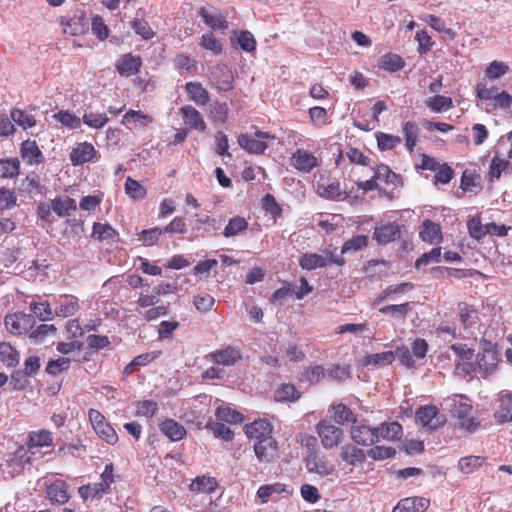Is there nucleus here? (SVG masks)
Wrapping results in <instances>:
<instances>
[{"label":"nucleus","instance_id":"nucleus-52","mask_svg":"<svg viewBox=\"0 0 512 512\" xmlns=\"http://www.w3.org/2000/svg\"><path fill=\"white\" fill-rule=\"evenodd\" d=\"M428 108L433 112L447 111L453 107V101L450 97L443 95H435L426 102Z\"/></svg>","mask_w":512,"mask_h":512},{"label":"nucleus","instance_id":"nucleus-58","mask_svg":"<svg viewBox=\"0 0 512 512\" xmlns=\"http://www.w3.org/2000/svg\"><path fill=\"white\" fill-rule=\"evenodd\" d=\"M325 377V369L321 365L307 367L302 374V381L317 384Z\"/></svg>","mask_w":512,"mask_h":512},{"label":"nucleus","instance_id":"nucleus-24","mask_svg":"<svg viewBox=\"0 0 512 512\" xmlns=\"http://www.w3.org/2000/svg\"><path fill=\"white\" fill-rule=\"evenodd\" d=\"M430 505L424 497H408L400 500L392 512H425Z\"/></svg>","mask_w":512,"mask_h":512},{"label":"nucleus","instance_id":"nucleus-62","mask_svg":"<svg viewBox=\"0 0 512 512\" xmlns=\"http://www.w3.org/2000/svg\"><path fill=\"white\" fill-rule=\"evenodd\" d=\"M173 63L178 70H186L189 72L197 70V61L184 53L177 54L173 59Z\"/></svg>","mask_w":512,"mask_h":512},{"label":"nucleus","instance_id":"nucleus-30","mask_svg":"<svg viewBox=\"0 0 512 512\" xmlns=\"http://www.w3.org/2000/svg\"><path fill=\"white\" fill-rule=\"evenodd\" d=\"M160 430L171 441H180L186 435L185 427L173 419L162 421Z\"/></svg>","mask_w":512,"mask_h":512},{"label":"nucleus","instance_id":"nucleus-51","mask_svg":"<svg viewBox=\"0 0 512 512\" xmlns=\"http://www.w3.org/2000/svg\"><path fill=\"white\" fill-rule=\"evenodd\" d=\"M216 419L220 422L237 424L243 421V416L238 411L229 407H219L215 412Z\"/></svg>","mask_w":512,"mask_h":512},{"label":"nucleus","instance_id":"nucleus-36","mask_svg":"<svg viewBox=\"0 0 512 512\" xmlns=\"http://www.w3.org/2000/svg\"><path fill=\"white\" fill-rule=\"evenodd\" d=\"M376 430H378L379 439L387 441L399 440L403 435L402 425L396 421L383 423L380 427H376Z\"/></svg>","mask_w":512,"mask_h":512},{"label":"nucleus","instance_id":"nucleus-9","mask_svg":"<svg viewBox=\"0 0 512 512\" xmlns=\"http://www.w3.org/2000/svg\"><path fill=\"white\" fill-rule=\"evenodd\" d=\"M290 165L299 172L309 173L319 166V160L313 153L299 148L292 153Z\"/></svg>","mask_w":512,"mask_h":512},{"label":"nucleus","instance_id":"nucleus-2","mask_svg":"<svg viewBox=\"0 0 512 512\" xmlns=\"http://www.w3.org/2000/svg\"><path fill=\"white\" fill-rule=\"evenodd\" d=\"M315 431L325 449L338 447L345 437L343 429L328 420H320L315 426Z\"/></svg>","mask_w":512,"mask_h":512},{"label":"nucleus","instance_id":"nucleus-8","mask_svg":"<svg viewBox=\"0 0 512 512\" xmlns=\"http://www.w3.org/2000/svg\"><path fill=\"white\" fill-rule=\"evenodd\" d=\"M253 450L258 461L265 464L272 463L279 455L278 442L273 436L253 444Z\"/></svg>","mask_w":512,"mask_h":512},{"label":"nucleus","instance_id":"nucleus-38","mask_svg":"<svg viewBox=\"0 0 512 512\" xmlns=\"http://www.w3.org/2000/svg\"><path fill=\"white\" fill-rule=\"evenodd\" d=\"M121 122L128 128H131V123H138L142 127H147L154 122V118L141 110L130 109L123 115Z\"/></svg>","mask_w":512,"mask_h":512},{"label":"nucleus","instance_id":"nucleus-47","mask_svg":"<svg viewBox=\"0 0 512 512\" xmlns=\"http://www.w3.org/2000/svg\"><path fill=\"white\" fill-rule=\"evenodd\" d=\"M0 359L8 367H14L18 364L19 354L9 343H0Z\"/></svg>","mask_w":512,"mask_h":512},{"label":"nucleus","instance_id":"nucleus-26","mask_svg":"<svg viewBox=\"0 0 512 512\" xmlns=\"http://www.w3.org/2000/svg\"><path fill=\"white\" fill-rule=\"evenodd\" d=\"M329 412L332 413V419L339 425L356 423V415L343 403H335L330 406Z\"/></svg>","mask_w":512,"mask_h":512},{"label":"nucleus","instance_id":"nucleus-23","mask_svg":"<svg viewBox=\"0 0 512 512\" xmlns=\"http://www.w3.org/2000/svg\"><path fill=\"white\" fill-rule=\"evenodd\" d=\"M419 236L424 242L439 244L443 239L442 228L438 223L425 219L420 226Z\"/></svg>","mask_w":512,"mask_h":512},{"label":"nucleus","instance_id":"nucleus-6","mask_svg":"<svg viewBox=\"0 0 512 512\" xmlns=\"http://www.w3.org/2000/svg\"><path fill=\"white\" fill-rule=\"evenodd\" d=\"M476 363L482 377H487L493 373L499 363V353L490 342H485L482 350L476 357Z\"/></svg>","mask_w":512,"mask_h":512},{"label":"nucleus","instance_id":"nucleus-42","mask_svg":"<svg viewBox=\"0 0 512 512\" xmlns=\"http://www.w3.org/2000/svg\"><path fill=\"white\" fill-rule=\"evenodd\" d=\"M11 119L24 130L32 128L36 125L34 115L19 108H13L10 113Z\"/></svg>","mask_w":512,"mask_h":512},{"label":"nucleus","instance_id":"nucleus-32","mask_svg":"<svg viewBox=\"0 0 512 512\" xmlns=\"http://www.w3.org/2000/svg\"><path fill=\"white\" fill-rule=\"evenodd\" d=\"M371 169L375 172V178L378 181H384L386 184H392L394 187L403 186L401 177L393 172L388 165H375Z\"/></svg>","mask_w":512,"mask_h":512},{"label":"nucleus","instance_id":"nucleus-44","mask_svg":"<svg viewBox=\"0 0 512 512\" xmlns=\"http://www.w3.org/2000/svg\"><path fill=\"white\" fill-rule=\"evenodd\" d=\"M20 173V161L18 158L0 160V178H14Z\"/></svg>","mask_w":512,"mask_h":512},{"label":"nucleus","instance_id":"nucleus-57","mask_svg":"<svg viewBox=\"0 0 512 512\" xmlns=\"http://www.w3.org/2000/svg\"><path fill=\"white\" fill-rule=\"evenodd\" d=\"M53 117L63 126H66L70 129H77L81 125V119L77 117L74 113L69 111L61 110L54 114Z\"/></svg>","mask_w":512,"mask_h":512},{"label":"nucleus","instance_id":"nucleus-3","mask_svg":"<svg viewBox=\"0 0 512 512\" xmlns=\"http://www.w3.org/2000/svg\"><path fill=\"white\" fill-rule=\"evenodd\" d=\"M276 137L268 132L257 130L255 137L248 134H240L237 138L239 146L250 154H264L268 145L266 140H274Z\"/></svg>","mask_w":512,"mask_h":512},{"label":"nucleus","instance_id":"nucleus-22","mask_svg":"<svg viewBox=\"0 0 512 512\" xmlns=\"http://www.w3.org/2000/svg\"><path fill=\"white\" fill-rule=\"evenodd\" d=\"M20 156L27 165H39L44 161V156L34 140L28 139L21 143Z\"/></svg>","mask_w":512,"mask_h":512},{"label":"nucleus","instance_id":"nucleus-35","mask_svg":"<svg viewBox=\"0 0 512 512\" xmlns=\"http://www.w3.org/2000/svg\"><path fill=\"white\" fill-rule=\"evenodd\" d=\"M414 288V285L410 282H403L399 284L389 285L386 287L375 299L373 302L374 306L380 305L382 302L390 298L395 294H402L405 292H409Z\"/></svg>","mask_w":512,"mask_h":512},{"label":"nucleus","instance_id":"nucleus-41","mask_svg":"<svg viewBox=\"0 0 512 512\" xmlns=\"http://www.w3.org/2000/svg\"><path fill=\"white\" fill-rule=\"evenodd\" d=\"M218 486L214 477L201 476L197 477L191 484L190 490L197 493H213Z\"/></svg>","mask_w":512,"mask_h":512},{"label":"nucleus","instance_id":"nucleus-49","mask_svg":"<svg viewBox=\"0 0 512 512\" xmlns=\"http://www.w3.org/2000/svg\"><path fill=\"white\" fill-rule=\"evenodd\" d=\"M403 134L405 138V146L410 152H412L417 143L419 134L418 125L415 122L407 121L403 126Z\"/></svg>","mask_w":512,"mask_h":512},{"label":"nucleus","instance_id":"nucleus-55","mask_svg":"<svg viewBox=\"0 0 512 512\" xmlns=\"http://www.w3.org/2000/svg\"><path fill=\"white\" fill-rule=\"evenodd\" d=\"M164 233L163 229L159 227H153L150 229L142 230L140 233H138V240L142 242L145 246H153L155 245L159 238Z\"/></svg>","mask_w":512,"mask_h":512},{"label":"nucleus","instance_id":"nucleus-21","mask_svg":"<svg viewBox=\"0 0 512 512\" xmlns=\"http://www.w3.org/2000/svg\"><path fill=\"white\" fill-rule=\"evenodd\" d=\"M186 126L199 132L206 130V123L202 114L192 105H185L179 110Z\"/></svg>","mask_w":512,"mask_h":512},{"label":"nucleus","instance_id":"nucleus-45","mask_svg":"<svg viewBox=\"0 0 512 512\" xmlns=\"http://www.w3.org/2000/svg\"><path fill=\"white\" fill-rule=\"evenodd\" d=\"M403 59L397 55L388 53L381 57L379 67L385 71L396 72L404 67Z\"/></svg>","mask_w":512,"mask_h":512},{"label":"nucleus","instance_id":"nucleus-27","mask_svg":"<svg viewBox=\"0 0 512 512\" xmlns=\"http://www.w3.org/2000/svg\"><path fill=\"white\" fill-rule=\"evenodd\" d=\"M317 193L326 199H337L342 195L340 182L336 179L321 178L317 183Z\"/></svg>","mask_w":512,"mask_h":512},{"label":"nucleus","instance_id":"nucleus-61","mask_svg":"<svg viewBox=\"0 0 512 512\" xmlns=\"http://www.w3.org/2000/svg\"><path fill=\"white\" fill-rule=\"evenodd\" d=\"M131 27L137 35H140L145 40H150L155 36V32L144 19H134L131 22Z\"/></svg>","mask_w":512,"mask_h":512},{"label":"nucleus","instance_id":"nucleus-11","mask_svg":"<svg viewBox=\"0 0 512 512\" xmlns=\"http://www.w3.org/2000/svg\"><path fill=\"white\" fill-rule=\"evenodd\" d=\"M97 156L98 151L87 141L77 143L69 154V158L73 166H80L88 162H94L97 159Z\"/></svg>","mask_w":512,"mask_h":512},{"label":"nucleus","instance_id":"nucleus-40","mask_svg":"<svg viewBox=\"0 0 512 512\" xmlns=\"http://www.w3.org/2000/svg\"><path fill=\"white\" fill-rule=\"evenodd\" d=\"M248 221L241 216H234L229 219L227 225L223 230V236L231 238L244 233L248 229Z\"/></svg>","mask_w":512,"mask_h":512},{"label":"nucleus","instance_id":"nucleus-31","mask_svg":"<svg viewBox=\"0 0 512 512\" xmlns=\"http://www.w3.org/2000/svg\"><path fill=\"white\" fill-rule=\"evenodd\" d=\"M52 445V433L48 430L31 431L28 435L27 446L29 449L50 447Z\"/></svg>","mask_w":512,"mask_h":512},{"label":"nucleus","instance_id":"nucleus-56","mask_svg":"<svg viewBox=\"0 0 512 512\" xmlns=\"http://www.w3.org/2000/svg\"><path fill=\"white\" fill-rule=\"evenodd\" d=\"M83 123L93 129L103 128L109 121L105 113L88 112L83 115Z\"/></svg>","mask_w":512,"mask_h":512},{"label":"nucleus","instance_id":"nucleus-12","mask_svg":"<svg viewBox=\"0 0 512 512\" xmlns=\"http://www.w3.org/2000/svg\"><path fill=\"white\" fill-rule=\"evenodd\" d=\"M247 438L257 444L258 441H263L266 437H271L273 427L271 423L264 419L254 420L253 422L246 424L244 427Z\"/></svg>","mask_w":512,"mask_h":512},{"label":"nucleus","instance_id":"nucleus-17","mask_svg":"<svg viewBox=\"0 0 512 512\" xmlns=\"http://www.w3.org/2000/svg\"><path fill=\"white\" fill-rule=\"evenodd\" d=\"M208 356L215 364L232 366L242 359V352L239 348L229 345L211 352Z\"/></svg>","mask_w":512,"mask_h":512},{"label":"nucleus","instance_id":"nucleus-63","mask_svg":"<svg viewBox=\"0 0 512 512\" xmlns=\"http://www.w3.org/2000/svg\"><path fill=\"white\" fill-rule=\"evenodd\" d=\"M480 177L475 173L465 170L461 176L460 187L463 191L474 192L480 186Z\"/></svg>","mask_w":512,"mask_h":512},{"label":"nucleus","instance_id":"nucleus-19","mask_svg":"<svg viewBox=\"0 0 512 512\" xmlns=\"http://www.w3.org/2000/svg\"><path fill=\"white\" fill-rule=\"evenodd\" d=\"M184 90L189 101L197 106H205L210 101L209 91L199 81H189L185 84Z\"/></svg>","mask_w":512,"mask_h":512},{"label":"nucleus","instance_id":"nucleus-5","mask_svg":"<svg viewBox=\"0 0 512 512\" xmlns=\"http://www.w3.org/2000/svg\"><path fill=\"white\" fill-rule=\"evenodd\" d=\"M416 422L428 430H436L446 422V417L439 413L434 405H424L417 408L415 412Z\"/></svg>","mask_w":512,"mask_h":512},{"label":"nucleus","instance_id":"nucleus-59","mask_svg":"<svg viewBox=\"0 0 512 512\" xmlns=\"http://www.w3.org/2000/svg\"><path fill=\"white\" fill-rule=\"evenodd\" d=\"M200 46L203 49L210 50L216 55L220 54L223 50L222 43L211 32L202 35Z\"/></svg>","mask_w":512,"mask_h":512},{"label":"nucleus","instance_id":"nucleus-37","mask_svg":"<svg viewBox=\"0 0 512 512\" xmlns=\"http://www.w3.org/2000/svg\"><path fill=\"white\" fill-rule=\"evenodd\" d=\"M198 14L202 17L204 23L213 30H225L229 26L228 21L220 13L211 14L206 8L201 7Z\"/></svg>","mask_w":512,"mask_h":512},{"label":"nucleus","instance_id":"nucleus-33","mask_svg":"<svg viewBox=\"0 0 512 512\" xmlns=\"http://www.w3.org/2000/svg\"><path fill=\"white\" fill-rule=\"evenodd\" d=\"M52 210L60 217L69 216L77 210L76 201L69 196L56 197L51 201Z\"/></svg>","mask_w":512,"mask_h":512},{"label":"nucleus","instance_id":"nucleus-54","mask_svg":"<svg viewBox=\"0 0 512 512\" xmlns=\"http://www.w3.org/2000/svg\"><path fill=\"white\" fill-rule=\"evenodd\" d=\"M94 431L107 444L114 445L118 441V435L108 421L96 427Z\"/></svg>","mask_w":512,"mask_h":512},{"label":"nucleus","instance_id":"nucleus-50","mask_svg":"<svg viewBox=\"0 0 512 512\" xmlns=\"http://www.w3.org/2000/svg\"><path fill=\"white\" fill-rule=\"evenodd\" d=\"M308 114L311 123L317 128L324 127L330 123L328 112L324 107H311L308 111Z\"/></svg>","mask_w":512,"mask_h":512},{"label":"nucleus","instance_id":"nucleus-29","mask_svg":"<svg viewBox=\"0 0 512 512\" xmlns=\"http://www.w3.org/2000/svg\"><path fill=\"white\" fill-rule=\"evenodd\" d=\"M340 458L348 465L355 466L356 464H361L365 461L366 454L362 449L356 447L354 444L348 443L341 448Z\"/></svg>","mask_w":512,"mask_h":512},{"label":"nucleus","instance_id":"nucleus-16","mask_svg":"<svg viewBox=\"0 0 512 512\" xmlns=\"http://www.w3.org/2000/svg\"><path fill=\"white\" fill-rule=\"evenodd\" d=\"M142 66L141 57L132 53L123 54L115 63L117 72L124 77L136 75Z\"/></svg>","mask_w":512,"mask_h":512},{"label":"nucleus","instance_id":"nucleus-10","mask_svg":"<svg viewBox=\"0 0 512 512\" xmlns=\"http://www.w3.org/2000/svg\"><path fill=\"white\" fill-rule=\"evenodd\" d=\"M350 435L352 440L361 446H371L379 441L378 430L363 423H354Z\"/></svg>","mask_w":512,"mask_h":512},{"label":"nucleus","instance_id":"nucleus-4","mask_svg":"<svg viewBox=\"0 0 512 512\" xmlns=\"http://www.w3.org/2000/svg\"><path fill=\"white\" fill-rule=\"evenodd\" d=\"M456 319L465 331H471L480 325V310L473 304L465 301L458 302L456 306Z\"/></svg>","mask_w":512,"mask_h":512},{"label":"nucleus","instance_id":"nucleus-48","mask_svg":"<svg viewBox=\"0 0 512 512\" xmlns=\"http://www.w3.org/2000/svg\"><path fill=\"white\" fill-rule=\"evenodd\" d=\"M125 193L132 200L144 199L147 195V190L138 181L128 177L125 183Z\"/></svg>","mask_w":512,"mask_h":512},{"label":"nucleus","instance_id":"nucleus-15","mask_svg":"<svg viewBox=\"0 0 512 512\" xmlns=\"http://www.w3.org/2000/svg\"><path fill=\"white\" fill-rule=\"evenodd\" d=\"M400 236L401 226L395 222L380 224L375 227L373 232V239L379 245H386L396 239H399Z\"/></svg>","mask_w":512,"mask_h":512},{"label":"nucleus","instance_id":"nucleus-34","mask_svg":"<svg viewBox=\"0 0 512 512\" xmlns=\"http://www.w3.org/2000/svg\"><path fill=\"white\" fill-rule=\"evenodd\" d=\"M411 310V302H405L402 304H391L383 306L379 309V312L383 315H388L393 319L403 322Z\"/></svg>","mask_w":512,"mask_h":512},{"label":"nucleus","instance_id":"nucleus-25","mask_svg":"<svg viewBox=\"0 0 512 512\" xmlns=\"http://www.w3.org/2000/svg\"><path fill=\"white\" fill-rule=\"evenodd\" d=\"M47 497L55 504L63 505L70 499L67 484L62 480H56L47 487Z\"/></svg>","mask_w":512,"mask_h":512},{"label":"nucleus","instance_id":"nucleus-28","mask_svg":"<svg viewBox=\"0 0 512 512\" xmlns=\"http://www.w3.org/2000/svg\"><path fill=\"white\" fill-rule=\"evenodd\" d=\"M499 404L494 412L495 421L504 424L512 421V395L505 394L498 400Z\"/></svg>","mask_w":512,"mask_h":512},{"label":"nucleus","instance_id":"nucleus-18","mask_svg":"<svg viewBox=\"0 0 512 512\" xmlns=\"http://www.w3.org/2000/svg\"><path fill=\"white\" fill-rule=\"evenodd\" d=\"M336 263L337 265H343V259H329L326 256L317 253H305L299 259V265L304 270H315L317 268L326 267L330 263Z\"/></svg>","mask_w":512,"mask_h":512},{"label":"nucleus","instance_id":"nucleus-53","mask_svg":"<svg viewBox=\"0 0 512 512\" xmlns=\"http://www.w3.org/2000/svg\"><path fill=\"white\" fill-rule=\"evenodd\" d=\"M485 462L481 456H466L459 460V469L466 474H470L480 468Z\"/></svg>","mask_w":512,"mask_h":512},{"label":"nucleus","instance_id":"nucleus-13","mask_svg":"<svg viewBox=\"0 0 512 512\" xmlns=\"http://www.w3.org/2000/svg\"><path fill=\"white\" fill-rule=\"evenodd\" d=\"M211 79L219 91H230L233 89L234 76L226 64H217L211 70Z\"/></svg>","mask_w":512,"mask_h":512},{"label":"nucleus","instance_id":"nucleus-43","mask_svg":"<svg viewBox=\"0 0 512 512\" xmlns=\"http://www.w3.org/2000/svg\"><path fill=\"white\" fill-rule=\"evenodd\" d=\"M229 107L225 102H214L210 105L209 117L215 123L225 124L228 120Z\"/></svg>","mask_w":512,"mask_h":512},{"label":"nucleus","instance_id":"nucleus-39","mask_svg":"<svg viewBox=\"0 0 512 512\" xmlns=\"http://www.w3.org/2000/svg\"><path fill=\"white\" fill-rule=\"evenodd\" d=\"M301 393L291 383L281 384L275 391L274 398L277 402H295L299 400Z\"/></svg>","mask_w":512,"mask_h":512},{"label":"nucleus","instance_id":"nucleus-60","mask_svg":"<svg viewBox=\"0 0 512 512\" xmlns=\"http://www.w3.org/2000/svg\"><path fill=\"white\" fill-rule=\"evenodd\" d=\"M378 148L381 151L391 150L399 145L402 140L399 136H394L387 133H378L376 135Z\"/></svg>","mask_w":512,"mask_h":512},{"label":"nucleus","instance_id":"nucleus-7","mask_svg":"<svg viewBox=\"0 0 512 512\" xmlns=\"http://www.w3.org/2000/svg\"><path fill=\"white\" fill-rule=\"evenodd\" d=\"M34 324V317L25 313H15L5 317L6 328L14 335L28 333L33 328Z\"/></svg>","mask_w":512,"mask_h":512},{"label":"nucleus","instance_id":"nucleus-20","mask_svg":"<svg viewBox=\"0 0 512 512\" xmlns=\"http://www.w3.org/2000/svg\"><path fill=\"white\" fill-rule=\"evenodd\" d=\"M305 466L309 472L317 473L321 476H329L333 474L335 468L323 457L316 452H310L304 459Z\"/></svg>","mask_w":512,"mask_h":512},{"label":"nucleus","instance_id":"nucleus-1","mask_svg":"<svg viewBox=\"0 0 512 512\" xmlns=\"http://www.w3.org/2000/svg\"><path fill=\"white\" fill-rule=\"evenodd\" d=\"M472 412L473 406L467 397L461 395L458 399H453V416L457 419L458 427L468 433L475 432L480 426V421L472 415Z\"/></svg>","mask_w":512,"mask_h":512},{"label":"nucleus","instance_id":"nucleus-14","mask_svg":"<svg viewBox=\"0 0 512 512\" xmlns=\"http://www.w3.org/2000/svg\"><path fill=\"white\" fill-rule=\"evenodd\" d=\"M53 304L54 314L63 318L73 316L80 309L79 300L73 295H59Z\"/></svg>","mask_w":512,"mask_h":512},{"label":"nucleus","instance_id":"nucleus-46","mask_svg":"<svg viewBox=\"0 0 512 512\" xmlns=\"http://www.w3.org/2000/svg\"><path fill=\"white\" fill-rule=\"evenodd\" d=\"M117 231L108 223L95 222L92 228V237L99 241L113 239Z\"/></svg>","mask_w":512,"mask_h":512},{"label":"nucleus","instance_id":"nucleus-64","mask_svg":"<svg viewBox=\"0 0 512 512\" xmlns=\"http://www.w3.org/2000/svg\"><path fill=\"white\" fill-rule=\"evenodd\" d=\"M453 177L454 170L447 163H443L438 170L435 171L433 183L435 185H446L453 179Z\"/></svg>","mask_w":512,"mask_h":512}]
</instances>
